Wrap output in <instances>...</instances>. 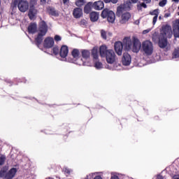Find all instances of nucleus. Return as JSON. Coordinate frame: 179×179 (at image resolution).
<instances>
[{
	"instance_id": "obj_30",
	"label": "nucleus",
	"mask_w": 179,
	"mask_h": 179,
	"mask_svg": "<svg viewBox=\"0 0 179 179\" xmlns=\"http://www.w3.org/2000/svg\"><path fill=\"white\" fill-rule=\"evenodd\" d=\"M101 36L103 40H107V31H106L104 29L101 30Z\"/></svg>"
},
{
	"instance_id": "obj_29",
	"label": "nucleus",
	"mask_w": 179,
	"mask_h": 179,
	"mask_svg": "<svg viewBox=\"0 0 179 179\" xmlns=\"http://www.w3.org/2000/svg\"><path fill=\"white\" fill-rule=\"evenodd\" d=\"M94 66L96 69H101V68H103V64L97 61V62H95Z\"/></svg>"
},
{
	"instance_id": "obj_52",
	"label": "nucleus",
	"mask_w": 179,
	"mask_h": 179,
	"mask_svg": "<svg viewBox=\"0 0 179 179\" xmlns=\"http://www.w3.org/2000/svg\"><path fill=\"white\" fill-rule=\"evenodd\" d=\"M22 82H24V83H26L27 80H26V79L22 78Z\"/></svg>"
},
{
	"instance_id": "obj_36",
	"label": "nucleus",
	"mask_w": 179,
	"mask_h": 179,
	"mask_svg": "<svg viewBox=\"0 0 179 179\" xmlns=\"http://www.w3.org/2000/svg\"><path fill=\"white\" fill-rule=\"evenodd\" d=\"M33 10H31V8H30V10H29V19H33L34 17V14H33Z\"/></svg>"
},
{
	"instance_id": "obj_15",
	"label": "nucleus",
	"mask_w": 179,
	"mask_h": 179,
	"mask_svg": "<svg viewBox=\"0 0 179 179\" xmlns=\"http://www.w3.org/2000/svg\"><path fill=\"white\" fill-rule=\"evenodd\" d=\"M27 31L29 34H35L37 32V23L31 22L28 26Z\"/></svg>"
},
{
	"instance_id": "obj_9",
	"label": "nucleus",
	"mask_w": 179,
	"mask_h": 179,
	"mask_svg": "<svg viewBox=\"0 0 179 179\" xmlns=\"http://www.w3.org/2000/svg\"><path fill=\"white\" fill-rule=\"evenodd\" d=\"M140 50H141V41H139V39H138V38L134 37L132 51L133 52H139Z\"/></svg>"
},
{
	"instance_id": "obj_31",
	"label": "nucleus",
	"mask_w": 179,
	"mask_h": 179,
	"mask_svg": "<svg viewBox=\"0 0 179 179\" xmlns=\"http://www.w3.org/2000/svg\"><path fill=\"white\" fill-rule=\"evenodd\" d=\"M172 55H173V58H179V48L175 49Z\"/></svg>"
},
{
	"instance_id": "obj_18",
	"label": "nucleus",
	"mask_w": 179,
	"mask_h": 179,
	"mask_svg": "<svg viewBox=\"0 0 179 179\" xmlns=\"http://www.w3.org/2000/svg\"><path fill=\"white\" fill-rule=\"evenodd\" d=\"M92 8L95 10H101L104 8V2L101 1H98L92 3Z\"/></svg>"
},
{
	"instance_id": "obj_41",
	"label": "nucleus",
	"mask_w": 179,
	"mask_h": 179,
	"mask_svg": "<svg viewBox=\"0 0 179 179\" xmlns=\"http://www.w3.org/2000/svg\"><path fill=\"white\" fill-rule=\"evenodd\" d=\"M64 173H65V174H67L68 176H69V174H71V171L68 169H65Z\"/></svg>"
},
{
	"instance_id": "obj_34",
	"label": "nucleus",
	"mask_w": 179,
	"mask_h": 179,
	"mask_svg": "<svg viewBox=\"0 0 179 179\" xmlns=\"http://www.w3.org/2000/svg\"><path fill=\"white\" fill-rule=\"evenodd\" d=\"M167 5V0H162L159 3V6H161V8H164Z\"/></svg>"
},
{
	"instance_id": "obj_24",
	"label": "nucleus",
	"mask_w": 179,
	"mask_h": 179,
	"mask_svg": "<svg viewBox=\"0 0 179 179\" xmlns=\"http://www.w3.org/2000/svg\"><path fill=\"white\" fill-rule=\"evenodd\" d=\"M92 57L94 59H99V50L97 48H93L92 50Z\"/></svg>"
},
{
	"instance_id": "obj_8",
	"label": "nucleus",
	"mask_w": 179,
	"mask_h": 179,
	"mask_svg": "<svg viewBox=\"0 0 179 179\" xmlns=\"http://www.w3.org/2000/svg\"><path fill=\"white\" fill-rule=\"evenodd\" d=\"M71 55L77 61V65H83V60L79 57V50L73 49L71 52Z\"/></svg>"
},
{
	"instance_id": "obj_12",
	"label": "nucleus",
	"mask_w": 179,
	"mask_h": 179,
	"mask_svg": "<svg viewBox=\"0 0 179 179\" xmlns=\"http://www.w3.org/2000/svg\"><path fill=\"white\" fill-rule=\"evenodd\" d=\"M44 48H52L54 47V38L52 37H47L43 42Z\"/></svg>"
},
{
	"instance_id": "obj_5",
	"label": "nucleus",
	"mask_w": 179,
	"mask_h": 179,
	"mask_svg": "<svg viewBox=\"0 0 179 179\" xmlns=\"http://www.w3.org/2000/svg\"><path fill=\"white\" fill-rule=\"evenodd\" d=\"M101 16L103 19H107L109 23L115 22V13L108 8H104L101 13Z\"/></svg>"
},
{
	"instance_id": "obj_32",
	"label": "nucleus",
	"mask_w": 179,
	"mask_h": 179,
	"mask_svg": "<svg viewBox=\"0 0 179 179\" xmlns=\"http://www.w3.org/2000/svg\"><path fill=\"white\" fill-rule=\"evenodd\" d=\"M76 6H83V5H85V0H77L76 1Z\"/></svg>"
},
{
	"instance_id": "obj_28",
	"label": "nucleus",
	"mask_w": 179,
	"mask_h": 179,
	"mask_svg": "<svg viewBox=\"0 0 179 179\" xmlns=\"http://www.w3.org/2000/svg\"><path fill=\"white\" fill-rule=\"evenodd\" d=\"M37 5V0H30L29 1V6L31 10H34V6Z\"/></svg>"
},
{
	"instance_id": "obj_23",
	"label": "nucleus",
	"mask_w": 179,
	"mask_h": 179,
	"mask_svg": "<svg viewBox=\"0 0 179 179\" xmlns=\"http://www.w3.org/2000/svg\"><path fill=\"white\" fill-rule=\"evenodd\" d=\"M91 22H97L99 20V13L97 12H92L90 14Z\"/></svg>"
},
{
	"instance_id": "obj_2",
	"label": "nucleus",
	"mask_w": 179,
	"mask_h": 179,
	"mask_svg": "<svg viewBox=\"0 0 179 179\" xmlns=\"http://www.w3.org/2000/svg\"><path fill=\"white\" fill-rule=\"evenodd\" d=\"M125 51H130L131 47H132V41L129 37H125L123 39V43L121 41H116L114 45V48L117 55H122V50Z\"/></svg>"
},
{
	"instance_id": "obj_54",
	"label": "nucleus",
	"mask_w": 179,
	"mask_h": 179,
	"mask_svg": "<svg viewBox=\"0 0 179 179\" xmlns=\"http://www.w3.org/2000/svg\"><path fill=\"white\" fill-rule=\"evenodd\" d=\"M159 20H162V16L159 17Z\"/></svg>"
},
{
	"instance_id": "obj_53",
	"label": "nucleus",
	"mask_w": 179,
	"mask_h": 179,
	"mask_svg": "<svg viewBox=\"0 0 179 179\" xmlns=\"http://www.w3.org/2000/svg\"><path fill=\"white\" fill-rule=\"evenodd\" d=\"M173 2H177V3L179 2V0H173Z\"/></svg>"
},
{
	"instance_id": "obj_16",
	"label": "nucleus",
	"mask_w": 179,
	"mask_h": 179,
	"mask_svg": "<svg viewBox=\"0 0 179 179\" xmlns=\"http://www.w3.org/2000/svg\"><path fill=\"white\" fill-rule=\"evenodd\" d=\"M68 52H69V49L68 46L63 45L59 51V55L62 58H66L68 57Z\"/></svg>"
},
{
	"instance_id": "obj_39",
	"label": "nucleus",
	"mask_w": 179,
	"mask_h": 179,
	"mask_svg": "<svg viewBox=\"0 0 179 179\" xmlns=\"http://www.w3.org/2000/svg\"><path fill=\"white\" fill-rule=\"evenodd\" d=\"M138 2V0H129V2H126V3H128L127 6H129L131 3H136Z\"/></svg>"
},
{
	"instance_id": "obj_6",
	"label": "nucleus",
	"mask_w": 179,
	"mask_h": 179,
	"mask_svg": "<svg viewBox=\"0 0 179 179\" xmlns=\"http://www.w3.org/2000/svg\"><path fill=\"white\" fill-rule=\"evenodd\" d=\"M142 50L147 56H150L153 54V43L150 41H145L142 43Z\"/></svg>"
},
{
	"instance_id": "obj_26",
	"label": "nucleus",
	"mask_w": 179,
	"mask_h": 179,
	"mask_svg": "<svg viewBox=\"0 0 179 179\" xmlns=\"http://www.w3.org/2000/svg\"><path fill=\"white\" fill-rule=\"evenodd\" d=\"M124 8L122 7V6H118L117 8L116 16H118V17L122 16V15H124Z\"/></svg>"
},
{
	"instance_id": "obj_17",
	"label": "nucleus",
	"mask_w": 179,
	"mask_h": 179,
	"mask_svg": "<svg viewBox=\"0 0 179 179\" xmlns=\"http://www.w3.org/2000/svg\"><path fill=\"white\" fill-rule=\"evenodd\" d=\"M16 173H17V169L16 168H12L9 171L6 173L4 176L5 179H12L15 176H16Z\"/></svg>"
},
{
	"instance_id": "obj_22",
	"label": "nucleus",
	"mask_w": 179,
	"mask_h": 179,
	"mask_svg": "<svg viewBox=\"0 0 179 179\" xmlns=\"http://www.w3.org/2000/svg\"><path fill=\"white\" fill-rule=\"evenodd\" d=\"M92 8H93V2H88L84 7V12L89 14L92 12Z\"/></svg>"
},
{
	"instance_id": "obj_44",
	"label": "nucleus",
	"mask_w": 179,
	"mask_h": 179,
	"mask_svg": "<svg viewBox=\"0 0 179 179\" xmlns=\"http://www.w3.org/2000/svg\"><path fill=\"white\" fill-rule=\"evenodd\" d=\"M41 5H44L47 3V0H40Z\"/></svg>"
},
{
	"instance_id": "obj_1",
	"label": "nucleus",
	"mask_w": 179,
	"mask_h": 179,
	"mask_svg": "<svg viewBox=\"0 0 179 179\" xmlns=\"http://www.w3.org/2000/svg\"><path fill=\"white\" fill-rule=\"evenodd\" d=\"M99 55L101 58H106V61L108 64H115L117 60V55L113 50H108L107 46L102 45L99 48Z\"/></svg>"
},
{
	"instance_id": "obj_7",
	"label": "nucleus",
	"mask_w": 179,
	"mask_h": 179,
	"mask_svg": "<svg viewBox=\"0 0 179 179\" xmlns=\"http://www.w3.org/2000/svg\"><path fill=\"white\" fill-rule=\"evenodd\" d=\"M159 36L171 38V26L169 24L162 25Z\"/></svg>"
},
{
	"instance_id": "obj_42",
	"label": "nucleus",
	"mask_w": 179,
	"mask_h": 179,
	"mask_svg": "<svg viewBox=\"0 0 179 179\" xmlns=\"http://www.w3.org/2000/svg\"><path fill=\"white\" fill-rule=\"evenodd\" d=\"M171 16V13H166L164 14V17L167 18V17H170Z\"/></svg>"
},
{
	"instance_id": "obj_46",
	"label": "nucleus",
	"mask_w": 179,
	"mask_h": 179,
	"mask_svg": "<svg viewBox=\"0 0 179 179\" xmlns=\"http://www.w3.org/2000/svg\"><path fill=\"white\" fill-rule=\"evenodd\" d=\"M143 2H145L146 3H150L152 2V0H142Z\"/></svg>"
},
{
	"instance_id": "obj_27",
	"label": "nucleus",
	"mask_w": 179,
	"mask_h": 179,
	"mask_svg": "<svg viewBox=\"0 0 179 179\" xmlns=\"http://www.w3.org/2000/svg\"><path fill=\"white\" fill-rule=\"evenodd\" d=\"M82 57L84 58V59H87L88 58H90V51L87 50H83L81 51Z\"/></svg>"
},
{
	"instance_id": "obj_10",
	"label": "nucleus",
	"mask_w": 179,
	"mask_h": 179,
	"mask_svg": "<svg viewBox=\"0 0 179 179\" xmlns=\"http://www.w3.org/2000/svg\"><path fill=\"white\" fill-rule=\"evenodd\" d=\"M131 55L127 52L124 53L123 57L122 58V65H124V66H128L131 65Z\"/></svg>"
},
{
	"instance_id": "obj_35",
	"label": "nucleus",
	"mask_w": 179,
	"mask_h": 179,
	"mask_svg": "<svg viewBox=\"0 0 179 179\" xmlns=\"http://www.w3.org/2000/svg\"><path fill=\"white\" fill-rule=\"evenodd\" d=\"M141 7L146 9V8H148V6L145 3H141L140 6H137L138 10H141V9H142Z\"/></svg>"
},
{
	"instance_id": "obj_47",
	"label": "nucleus",
	"mask_w": 179,
	"mask_h": 179,
	"mask_svg": "<svg viewBox=\"0 0 179 179\" xmlns=\"http://www.w3.org/2000/svg\"><path fill=\"white\" fill-rule=\"evenodd\" d=\"M110 179H120V178H118V176H112Z\"/></svg>"
},
{
	"instance_id": "obj_13",
	"label": "nucleus",
	"mask_w": 179,
	"mask_h": 179,
	"mask_svg": "<svg viewBox=\"0 0 179 179\" xmlns=\"http://www.w3.org/2000/svg\"><path fill=\"white\" fill-rule=\"evenodd\" d=\"M168 44L169 41H167V38L159 36L158 41V45L159 48H166Z\"/></svg>"
},
{
	"instance_id": "obj_48",
	"label": "nucleus",
	"mask_w": 179,
	"mask_h": 179,
	"mask_svg": "<svg viewBox=\"0 0 179 179\" xmlns=\"http://www.w3.org/2000/svg\"><path fill=\"white\" fill-rule=\"evenodd\" d=\"M62 1L64 5H66V3H68V2H69V0H62Z\"/></svg>"
},
{
	"instance_id": "obj_50",
	"label": "nucleus",
	"mask_w": 179,
	"mask_h": 179,
	"mask_svg": "<svg viewBox=\"0 0 179 179\" xmlns=\"http://www.w3.org/2000/svg\"><path fill=\"white\" fill-rule=\"evenodd\" d=\"M105 3H110L111 2V0H103Z\"/></svg>"
},
{
	"instance_id": "obj_3",
	"label": "nucleus",
	"mask_w": 179,
	"mask_h": 179,
	"mask_svg": "<svg viewBox=\"0 0 179 179\" xmlns=\"http://www.w3.org/2000/svg\"><path fill=\"white\" fill-rule=\"evenodd\" d=\"M38 34L36 38H35V44L37 47H40L41 45V43H43V36L47 34V31H48V25H47V22L45 21L42 20L38 24Z\"/></svg>"
},
{
	"instance_id": "obj_45",
	"label": "nucleus",
	"mask_w": 179,
	"mask_h": 179,
	"mask_svg": "<svg viewBox=\"0 0 179 179\" xmlns=\"http://www.w3.org/2000/svg\"><path fill=\"white\" fill-rule=\"evenodd\" d=\"M157 179H164V178L163 176H162V175H158V176H157Z\"/></svg>"
},
{
	"instance_id": "obj_55",
	"label": "nucleus",
	"mask_w": 179,
	"mask_h": 179,
	"mask_svg": "<svg viewBox=\"0 0 179 179\" xmlns=\"http://www.w3.org/2000/svg\"><path fill=\"white\" fill-rule=\"evenodd\" d=\"M0 6H1V0H0Z\"/></svg>"
},
{
	"instance_id": "obj_38",
	"label": "nucleus",
	"mask_w": 179,
	"mask_h": 179,
	"mask_svg": "<svg viewBox=\"0 0 179 179\" xmlns=\"http://www.w3.org/2000/svg\"><path fill=\"white\" fill-rule=\"evenodd\" d=\"M5 163V157H0V166H3Z\"/></svg>"
},
{
	"instance_id": "obj_21",
	"label": "nucleus",
	"mask_w": 179,
	"mask_h": 179,
	"mask_svg": "<svg viewBox=\"0 0 179 179\" xmlns=\"http://www.w3.org/2000/svg\"><path fill=\"white\" fill-rule=\"evenodd\" d=\"M48 10V13H49V15H50V16H59V13H58V11H57L55 10V8H54L53 7L49 6L47 8Z\"/></svg>"
},
{
	"instance_id": "obj_40",
	"label": "nucleus",
	"mask_w": 179,
	"mask_h": 179,
	"mask_svg": "<svg viewBox=\"0 0 179 179\" xmlns=\"http://www.w3.org/2000/svg\"><path fill=\"white\" fill-rule=\"evenodd\" d=\"M55 41H61V40H62L61 36H59V35H56L55 36Z\"/></svg>"
},
{
	"instance_id": "obj_43",
	"label": "nucleus",
	"mask_w": 179,
	"mask_h": 179,
	"mask_svg": "<svg viewBox=\"0 0 179 179\" xmlns=\"http://www.w3.org/2000/svg\"><path fill=\"white\" fill-rule=\"evenodd\" d=\"M150 31V29H145L143 31V34H148Z\"/></svg>"
},
{
	"instance_id": "obj_37",
	"label": "nucleus",
	"mask_w": 179,
	"mask_h": 179,
	"mask_svg": "<svg viewBox=\"0 0 179 179\" xmlns=\"http://www.w3.org/2000/svg\"><path fill=\"white\" fill-rule=\"evenodd\" d=\"M80 24L81 26H86V24H87V21H86V20H81Z\"/></svg>"
},
{
	"instance_id": "obj_4",
	"label": "nucleus",
	"mask_w": 179,
	"mask_h": 179,
	"mask_svg": "<svg viewBox=\"0 0 179 179\" xmlns=\"http://www.w3.org/2000/svg\"><path fill=\"white\" fill-rule=\"evenodd\" d=\"M17 7L18 8L20 12L24 13V12H27V10L29 9V1L26 0H14L11 3V8L15 9V8Z\"/></svg>"
},
{
	"instance_id": "obj_20",
	"label": "nucleus",
	"mask_w": 179,
	"mask_h": 179,
	"mask_svg": "<svg viewBox=\"0 0 179 179\" xmlns=\"http://www.w3.org/2000/svg\"><path fill=\"white\" fill-rule=\"evenodd\" d=\"M150 15H151V16H154L152 19V24H156V22H157V17H159V9L157 8L150 12Z\"/></svg>"
},
{
	"instance_id": "obj_33",
	"label": "nucleus",
	"mask_w": 179,
	"mask_h": 179,
	"mask_svg": "<svg viewBox=\"0 0 179 179\" xmlns=\"http://www.w3.org/2000/svg\"><path fill=\"white\" fill-rule=\"evenodd\" d=\"M52 52L55 55H58V54H59V48H58V46L53 47Z\"/></svg>"
},
{
	"instance_id": "obj_49",
	"label": "nucleus",
	"mask_w": 179,
	"mask_h": 179,
	"mask_svg": "<svg viewBox=\"0 0 179 179\" xmlns=\"http://www.w3.org/2000/svg\"><path fill=\"white\" fill-rule=\"evenodd\" d=\"M118 2V0H111L112 3H117Z\"/></svg>"
},
{
	"instance_id": "obj_14",
	"label": "nucleus",
	"mask_w": 179,
	"mask_h": 179,
	"mask_svg": "<svg viewBox=\"0 0 179 179\" xmlns=\"http://www.w3.org/2000/svg\"><path fill=\"white\" fill-rule=\"evenodd\" d=\"M73 16L75 19H80L83 16V10L80 8H76L73 10Z\"/></svg>"
},
{
	"instance_id": "obj_19",
	"label": "nucleus",
	"mask_w": 179,
	"mask_h": 179,
	"mask_svg": "<svg viewBox=\"0 0 179 179\" xmlns=\"http://www.w3.org/2000/svg\"><path fill=\"white\" fill-rule=\"evenodd\" d=\"M129 19H131V13H124L121 15L120 23L122 24H125V23H127Z\"/></svg>"
},
{
	"instance_id": "obj_51",
	"label": "nucleus",
	"mask_w": 179,
	"mask_h": 179,
	"mask_svg": "<svg viewBox=\"0 0 179 179\" xmlns=\"http://www.w3.org/2000/svg\"><path fill=\"white\" fill-rule=\"evenodd\" d=\"M173 179H179V176H175L173 177Z\"/></svg>"
},
{
	"instance_id": "obj_11",
	"label": "nucleus",
	"mask_w": 179,
	"mask_h": 179,
	"mask_svg": "<svg viewBox=\"0 0 179 179\" xmlns=\"http://www.w3.org/2000/svg\"><path fill=\"white\" fill-rule=\"evenodd\" d=\"M173 34L175 38H179V20H176L173 24Z\"/></svg>"
},
{
	"instance_id": "obj_25",
	"label": "nucleus",
	"mask_w": 179,
	"mask_h": 179,
	"mask_svg": "<svg viewBox=\"0 0 179 179\" xmlns=\"http://www.w3.org/2000/svg\"><path fill=\"white\" fill-rule=\"evenodd\" d=\"M8 170H9V166H3L0 171V177H2L3 178H4L5 176H6V173H8Z\"/></svg>"
}]
</instances>
